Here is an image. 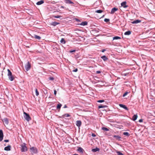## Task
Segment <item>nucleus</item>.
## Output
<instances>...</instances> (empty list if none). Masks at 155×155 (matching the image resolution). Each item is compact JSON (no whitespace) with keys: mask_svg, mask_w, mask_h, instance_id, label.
<instances>
[{"mask_svg":"<svg viewBox=\"0 0 155 155\" xmlns=\"http://www.w3.org/2000/svg\"><path fill=\"white\" fill-rule=\"evenodd\" d=\"M24 118L27 121H29L31 120V118L28 114L25 112H24Z\"/></svg>","mask_w":155,"mask_h":155,"instance_id":"nucleus-1","label":"nucleus"},{"mask_svg":"<svg viewBox=\"0 0 155 155\" xmlns=\"http://www.w3.org/2000/svg\"><path fill=\"white\" fill-rule=\"evenodd\" d=\"M21 150L22 152H24L27 150V148L26 146V144L24 143L21 145Z\"/></svg>","mask_w":155,"mask_h":155,"instance_id":"nucleus-2","label":"nucleus"},{"mask_svg":"<svg viewBox=\"0 0 155 155\" xmlns=\"http://www.w3.org/2000/svg\"><path fill=\"white\" fill-rule=\"evenodd\" d=\"M31 68V64L29 61H28L25 65V69L26 71L29 70Z\"/></svg>","mask_w":155,"mask_h":155,"instance_id":"nucleus-3","label":"nucleus"},{"mask_svg":"<svg viewBox=\"0 0 155 155\" xmlns=\"http://www.w3.org/2000/svg\"><path fill=\"white\" fill-rule=\"evenodd\" d=\"M30 150H31V152H32L33 153H37V150L36 148L32 147L30 148Z\"/></svg>","mask_w":155,"mask_h":155,"instance_id":"nucleus-4","label":"nucleus"},{"mask_svg":"<svg viewBox=\"0 0 155 155\" xmlns=\"http://www.w3.org/2000/svg\"><path fill=\"white\" fill-rule=\"evenodd\" d=\"M4 135L2 130H0V141H1L3 139Z\"/></svg>","mask_w":155,"mask_h":155,"instance_id":"nucleus-5","label":"nucleus"},{"mask_svg":"<svg viewBox=\"0 0 155 155\" xmlns=\"http://www.w3.org/2000/svg\"><path fill=\"white\" fill-rule=\"evenodd\" d=\"M118 10V8L115 7L111 9L110 13L111 14H113L116 11Z\"/></svg>","mask_w":155,"mask_h":155,"instance_id":"nucleus-6","label":"nucleus"},{"mask_svg":"<svg viewBox=\"0 0 155 155\" xmlns=\"http://www.w3.org/2000/svg\"><path fill=\"white\" fill-rule=\"evenodd\" d=\"M81 121L80 120H77L76 121V125L79 128L81 127Z\"/></svg>","mask_w":155,"mask_h":155,"instance_id":"nucleus-7","label":"nucleus"},{"mask_svg":"<svg viewBox=\"0 0 155 155\" xmlns=\"http://www.w3.org/2000/svg\"><path fill=\"white\" fill-rule=\"evenodd\" d=\"M127 2H124L121 3V6L124 8H126L128 7V6L126 5Z\"/></svg>","mask_w":155,"mask_h":155,"instance_id":"nucleus-8","label":"nucleus"},{"mask_svg":"<svg viewBox=\"0 0 155 155\" xmlns=\"http://www.w3.org/2000/svg\"><path fill=\"white\" fill-rule=\"evenodd\" d=\"M119 106L120 107L123 108L124 109H125L126 110H129L128 108L127 107L124 105L121 104H119Z\"/></svg>","mask_w":155,"mask_h":155,"instance_id":"nucleus-9","label":"nucleus"},{"mask_svg":"<svg viewBox=\"0 0 155 155\" xmlns=\"http://www.w3.org/2000/svg\"><path fill=\"white\" fill-rule=\"evenodd\" d=\"M64 2L66 4H70L72 5L74 4V3L71 0H64Z\"/></svg>","mask_w":155,"mask_h":155,"instance_id":"nucleus-10","label":"nucleus"},{"mask_svg":"<svg viewBox=\"0 0 155 155\" xmlns=\"http://www.w3.org/2000/svg\"><path fill=\"white\" fill-rule=\"evenodd\" d=\"M2 120L3 121V122H4L5 123L8 125V123H9V120H8V118H5L3 119V120Z\"/></svg>","mask_w":155,"mask_h":155,"instance_id":"nucleus-11","label":"nucleus"},{"mask_svg":"<svg viewBox=\"0 0 155 155\" xmlns=\"http://www.w3.org/2000/svg\"><path fill=\"white\" fill-rule=\"evenodd\" d=\"M141 22V20L139 19L136 20L134 21H132L131 23L133 24H137Z\"/></svg>","mask_w":155,"mask_h":155,"instance_id":"nucleus-12","label":"nucleus"},{"mask_svg":"<svg viewBox=\"0 0 155 155\" xmlns=\"http://www.w3.org/2000/svg\"><path fill=\"white\" fill-rule=\"evenodd\" d=\"M88 22L87 21H82L81 23L78 24V25L84 26L87 25Z\"/></svg>","mask_w":155,"mask_h":155,"instance_id":"nucleus-13","label":"nucleus"},{"mask_svg":"<svg viewBox=\"0 0 155 155\" xmlns=\"http://www.w3.org/2000/svg\"><path fill=\"white\" fill-rule=\"evenodd\" d=\"M77 150L81 153H83L84 151V150L81 147H78Z\"/></svg>","mask_w":155,"mask_h":155,"instance_id":"nucleus-14","label":"nucleus"},{"mask_svg":"<svg viewBox=\"0 0 155 155\" xmlns=\"http://www.w3.org/2000/svg\"><path fill=\"white\" fill-rule=\"evenodd\" d=\"M11 146L10 145H8L4 148V150L6 151H9L11 150Z\"/></svg>","mask_w":155,"mask_h":155,"instance_id":"nucleus-15","label":"nucleus"},{"mask_svg":"<svg viewBox=\"0 0 155 155\" xmlns=\"http://www.w3.org/2000/svg\"><path fill=\"white\" fill-rule=\"evenodd\" d=\"M33 37L35 38L36 39L38 40H40L41 39V37L38 35H34Z\"/></svg>","mask_w":155,"mask_h":155,"instance_id":"nucleus-16","label":"nucleus"},{"mask_svg":"<svg viewBox=\"0 0 155 155\" xmlns=\"http://www.w3.org/2000/svg\"><path fill=\"white\" fill-rule=\"evenodd\" d=\"M101 58L104 61H107L108 59V58L105 56L104 55L101 57Z\"/></svg>","mask_w":155,"mask_h":155,"instance_id":"nucleus-17","label":"nucleus"},{"mask_svg":"<svg viewBox=\"0 0 155 155\" xmlns=\"http://www.w3.org/2000/svg\"><path fill=\"white\" fill-rule=\"evenodd\" d=\"M60 23L59 22H57L55 21H54L51 22V25H52L54 26H56L57 25L59 24Z\"/></svg>","mask_w":155,"mask_h":155,"instance_id":"nucleus-18","label":"nucleus"},{"mask_svg":"<svg viewBox=\"0 0 155 155\" xmlns=\"http://www.w3.org/2000/svg\"><path fill=\"white\" fill-rule=\"evenodd\" d=\"M70 116V115L68 114H65L62 115L61 117H60L61 118H64L65 117H68Z\"/></svg>","mask_w":155,"mask_h":155,"instance_id":"nucleus-19","label":"nucleus"},{"mask_svg":"<svg viewBox=\"0 0 155 155\" xmlns=\"http://www.w3.org/2000/svg\"><path fill=\"white\" fill-rule=\"evenodd\" d=\"M137 114H134V115L132 117V120L133 121H135L136 120H137Z\"/></svg>","mask_w":155,"mask_h":155,"instance_id":"nucleus-20","label":"nucleus"},{"mask_svg":"<svg viewBox=\"0 0 155 155\" xmlns=\"http://www.w3.org/2000/svg\"><path fill=\"white\" fill-rule=\"evenodd\" d=\"M62 106V105L61 104L59 103L57 104V107H56L57 109L60 110V109L61 108V107Z\"/></svg>","mask_w":155,"mask_h":155,"instance_id":"nucleus-21","label":"nucleus"},{"mask_svg":"<svg viewBox=\"0 0 155 155\" xmlns=\"http://www.w3.org/2000/svg\"><path fill=\"white\" fill-rule=\"evenodd\" d=\"M44 3V1L43 0H41L37 2L36 4L38 5H40Z\"/></svg>","mask_w":155,"mask_h":155,"instance_id":"nucleus-22","label":"nucleus"},{"mask_svg":"<svg viewBox=\"0 0 155 155\" xmlns=\"http://www.w3.org/2000/svg\"><path fill=\"white\" fill-rule=\"evenodd\" d=\"M9 79L11 81H13L14 79V78L13 76L12 75H11V76H8Z\"/></svg>","mask_w":155,"mask_h":155,"instance_id":"nucleus-23","label":"nucleus"},{"mask_svg":"<svg viewBox=\"0 0 155 155\" xmlns=\"http://www.w3.org/2000/svg\"><path fill=\"white\" fill-rule=\"evenodd\" d=\"M100 150L99 148L96 147L95 148L93 149L92 150V151L94 152H96L97 151H99Z\"/></svg>","mask_w":155,"mask_h":155,"instance_id":"nucleus-24","label":"nucleus"},{"mask_svg":"<svg viewBox=\"0 0 155 155\" xmlns=\"http://www.w3.org/2000/svg\"><path fill=\"white\" fill-rule=\"evenodd\" d=\"M113 137L115 138L117 140H119L121 138V137L119 135H114L113 136Z\"/></svg>","mask_w":155,"mask_h":155,"instance_id":"nucleus-25","label":"nucleus"},{"mask_svg":"<svg viewBox=\"0 0 155 155\" xmlns=\"http://www.w3.org/2000/svg\"><path fill=\"white\" fill-rule=\"evenodd\" d=\"M107 106L106 105H99L98 107V108L99 109H100L101 108H103L104 107H106Z\"/></svg>","mask_w":155,"mask_h":155,"instance_id":"nucleus-26","label":"nucleus"},{"mask_svg":"<svg viewBox=\"0 0 155 155\" xmlns=\"http://www.w3.org/2000/svg\"><path fill=\"white\" fill-rule=\"evenodd\" d=\"M131 34V31H127L125 32L124 35H129Z\"/></svg>","mask_w":155,"mask_h":155,"instance_id":"nucleus-27","label":"nucleus"},{"mask_svg":"<svg viewBox=\"0 0 155 155\" xmlns=\"http://www.w3.org/2000/svg\"><path fill=\"white\" fill-rule=\"evenodd\" d=\"M61 43L63 44H65L66 43V41L64 38H62L60 41Z\"/></svg>","mask_w":155,"mask_h":155,"instance_id":"nucleus-28","label":"nucleus"},{"mask_svg":"<svg viewBox=\"0 0 155 155\" xmlns=\"http://www.w3.org/2000/svg\"><path fill=\"white\" fill-rule=\"evenodd\" d=\"M101 129L105 131H108L109 130V129L108 128L104 127H102Z\"/></svg>","mask_w":155,"mask_h":155,"instance_id":"nucleus-29","label":"nucleus"},{"mask_svg":"<svg viewBox=\"0 0 155 155\" xmlns=\"http://www.w3.org/2000/svg\"><path fill=\"white\" fill-rule=\"evenodd\" d=\"M121 38L119 36H115L113 38V40H117L120 39Z\"/></svg>","mask_w":155,"mask_h":155,"instance_id":"nucleus-30","label":"nucleus"},{"mask_svg":"<svg viewBox=\"0 0 155 155\" xmlns=\"http://www.w3.org/2000/svg\"><path fill=\"white\" fill-rule=\"evenodd\" d=\"M7 71H8V76H11V75H12V73L11 71L9 70V69H8Z\"/></svg>","mask_w":155,"mask_h":155,"instance_id":"nucleus-31","label":"nucleus"},{"mask_svg":"<svg viewBox=\"0 0 155 155\" xmlns=\"http://www.w3.org/2000/svg\"><path fill=\"white\" fill-rule=\"evenodd\" d=\"M123 134L127 137H129L130 135L129 133L127 132H124L123 133Z\"/></svg>","mask_w":155,"mask_h":155,"instance_id":"nucleus-32","label":"nucleus"},{"mask_svg":"<svg viewBox=\"0 0 155 155\" xmlns=\"http://www.w3.org/2000/svg\"><path fill=\"white\" fill-rule=\"evenodd\" d=\"M103 12V11L101 10H97L95 11V12L101 13Z\"/></svg>","mask_w":155,"mask_h":155,"instance_id":"nucleus-33","label":"nucleus"},{"mask_svg":"<svg viewBox=\"0 0 155 155\" xmlns=\"http://www.w3.org/2000/svg\"><path fill=\"white\" fill-rule=\"evenodd\" d=\"M118 155H124V154L120 151H116Z\"/></svg>","mask_w":155,"mask_h":155,"instance_id":"nucleus-34","label":"nucleus"},{"mask_svg":"<svg viewBox=\"0 0 155 155\" xmlns=\"http://www.w3.org/2000/svg\"><path fill=\"white\" fill-rule=\"evenodd\" d=\"M35 93H36V95L37 96H38L39 95V92H38L37 89L36 88L35 89Z\"/></svg>","mask_w":155,"mask_h":155,"instance_id":"nucleus-35","label":"nucleus"},{"mask_svg":"<svg viewBox=\"0 0 155 155\" xmlns=\"http://www.w3.org/2000/svg\"><path fill=\"white\" fill-rule=\"evenodd\" d=\"M104 21L106 22H108L110 21V19L107 18H105L104 20Z\"/></svg>","mask_w":155,"mask_h":155,"instance_id":"nucleus-36","label":"nucleus"},{"mask_svg":"<svg viewBox=\"0 0 155 155\" xmlns=\"http://www.w3.org/2000/svg\"><path fill=\"white\" fill-rule=\"evenodd\" d=\"M53 17H54L55 18H59L61 17V16L59 15H56V16L53 15Z\"/></svg>","mask_w":155,"mask_h":155,"instance_id":"nucleus-37","label":"nucleus"},{"mask_svg":"<svg viewBox=\"0 0 155 155\" xmlns=\"http://www.w3.org/2000/svg\"><path fill=\"white\" fill-rule=\"evenodd\" d=\"M128 93V92L127 91L123 95V97H125L127 94Z\"/></svg>","mask_w":155,"mask_h":155,"instance_id":"nucleus-38","label":"nucleus"},{"mask_svg":"<svg viewBox=\"0 0 155 155\" xmlns=\"http://www.w3.org/2000/svg\"><path fill=\"white\" fill-rule=\"evenodd\" d=\"M104 101L103 100H99L97 101V102L99 103H102Z\"/></svg>","mask_w":155,"mask_h":155,"instance_id":"nucleus-39","label":"nucleus"},{"mask_svg":"<svg viewBox=\"0 0 155 155\" xmlns=\"http://www.w3.org/2000/svg\"><path fill=\"white\" fill-rule=\"evenodd\" d=\"M48 79L49 80H53L54 79V78L53 77H50Z\"/></svg>","mask_w":155,"mask_h":155,"instance_id":"nucleus-40","label":"nucleus"},{"mask_svg":"<svg viewBox=\"0 0 155 155\" xmlns=\"http://www.w3.org/2000/svg\"><path fill=\"white\" fill-rule=\"evenodd\" d=\"M78 71V69L77 68H76L75 69H74L72 70V71L74 72H76Z\"/></svg>","mask_w":155,"mask_h":155,"instance_id":"nucleus-41","label":"nucleus"},{"mask_svg":"<svg viewBox=\"0 0 155 155\" xmlns=\"http://www.w3.org/2000/svg\"><path fill=\"white\" fill-rule=\"evenodd\" d=\"M75 51H76V50H71L69 52L70 53H72V52H75Z\"/></svg>","mask_w":155,"mask_h":155,"instance_id":"nucleus-42","label":"nucleus"},{"mask_svg":"<svg viewBox=\"0 0 155 155\" xmlns=\"http://www.w3.org/2000/svg\"><path fill=\"white\" fill-rule=\"evenodd\" d=\"M123 74L124 76H126L128 75L129 74V73H124Z\"/></svg>","mask_w":155,"mask_h":155,"instance_id":"nucleus-43","label":"nucleus"},{"mask_svg":"<svg viewBox=\"0 0 155 155\" xmlns=\"http://www.w3.org/2000/svg\"><path fill=\"white\" fill-rule=\"evenodd\" d=\"M56 94H57V91L55 90L54 91V95H56Z\"/></svg>","mask_w":155,"mask_h":155,"instance_id":"nucleus-44","label":"nucleus"},{"mask_svg":"<svg viewBox=\"0 0 155 155\" xmlns=\"http://www.w3.org/2000/svg\"><path fill=\"white\" fill-rule=\"evenodd\" d=\"M9 141V140H4V142H8Z\"/></svg>","mask_w":155,"mask_h":155,"instance_id":"nucleus-45","label":"nucleus"},{"mask_svg":"<svg viewBox=\"0 0 155 155\" xmlns=\"http://www.w3.org/2000/svg\"><path fill=\"white\" fill-rule=\"evenodd\" d=\"M143 120L142 119H140L139 120V122L140 123H141L143 122Z\"/></svg>","mask_w":155,"mask_h":155,"instance_id":"nucleus-46","label":"nucleus"},{"mask_svg":"<svg viewBox=\"0 0 155 155\" xmlns=\"http://www.w3.org/2000/svg\"><path fill=\"white\" fill-rule=\"evenodd\" d=\"M96 136V135L94 134L93 133L92 134V136L93 137H95Z\"/></svg>","mask_w":155,"mask_h":155,"instance_id":"nucleus-47","label":"nucleus"},{"mask_svg":"<svg viewBox=\"0 0 155 155\" xmlns=\"http://www.w3.org/2000/svg\"><path fill=\"white\" fill-rule=\"evenodd\" d=\"M67 107V105L66 104H65L64 105L63 108H66Z\"/></svg>","mask_w":155,"mask_h":155,"instance_id":"nucleus-48","label":"nucleus"},{"mask_svg":"<svg viewBox=\"0 0 155 155\" xmlns=\"http://www.w3.org/2000/svg\"><path fill=\"white\" fill-rule=\"evenodd\" d=\"M75 20L78 22V21H80V20L79 19H78V18H76L75 19Z\"/></svg>","mask_w":155,"mask_h":155,"instance_id":"nucleus-49","label":"nucleus"},{"mask_svg":"<svg viewBox=\"0 0 155 155\" xmlns=\"http://www.w3.org/2000/svg\"><path fill=\"white\" fill-rule=\"evenodd\" d=\"M106 50H105V49H103L102 50H101V51L102 52H104Z\"/></svg>","mask_w":155,"mask_h":155,"instance_id":"nucleus-50","label":"nucleus"},{"mask_svg":"<svg viewBox=\"0 0 155 155\" xmlns=\"http://www.w3.org/2000/svg\"><path fill=\"white\" fill-rule=\"evenodd\" d=\"M101 72L100 71H96V73L97 74H100V73Z\"/></svg>","mask_w":155,"mask_h":155,"instance_id":"nucleus-51","label":"nucleus"},{"mask_svg":"<svg viewBox=\"0 0 155 155\" xmlns=\"http://www.w3.org/2000/svg\"><path fill=\"white\" fill-rule=\"evenodd\" d=\"M61 8H64V7L63 6H61Z\"/></svg>","mask_w":155,"mask_h":155,"instance_id":"nucleus-52","label":"nucleus"},{"mask_svg":"<svg viewBox=\"0 0 155 155\" xmlns=\"http://www.w3.org/2000/svg\"><path fill=\"white\" fill-rule=\"evenodd\" d=\"M104 15H103V16H102V17H101V18H103V17H104Z\"/></svg>","mask_w":155,"mask_h":155,"instance_id":"nucleus-53","label":"nucleus"},{"mask_svg":"<svg viewBox=\"0 0 155 155\" xmlns=\"http://www.w3.org/2000/svg\"><path fill=\"white\" fill-rule=\"evenodd\" d=\"M51 97L50 96V97H49V98H51Z\"/></svg>","mask_w":155,"mask_h":155,"instance_id":"nucleus-54","label":"nucleus"},{"mask_svg":"<svg viewBox=\"0 0 155 155\" xmlns=\"http://www.w3.org/2000/svg\"><path fill=\"white\" fill-rule=\"evenodd\" d=\"M154 113V114H155V112Z\"/></svg>","mask_w":155,"mask_h":155,"instance_id":"nucleus-55","label":"nucleus"},{"mask_svg":"<svg viewBox=\"0 0 155 155\" xmlns=\"http://www.w3.org/2000/svg\"><path fill=\"white\" fill-rule=\"evenodd\" d=\"M154 102H155V100H154Z\"/></svg>","mask_w":155,"mask_h":155,"instance_id":"nucleus-56","label":"nucleus"}]
</instances>
